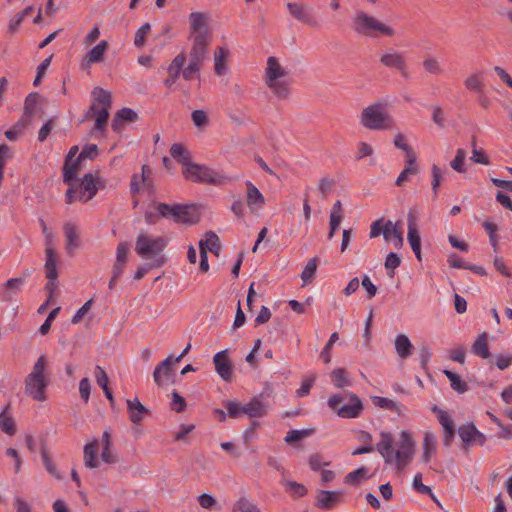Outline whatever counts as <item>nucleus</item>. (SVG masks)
<instances>
[{
    "label": "nucleus",
    "mask_w": 512,
    "mask_h": 512,
    "mask_svg": "<svg viewBox=\"0 0 512 512\" xmlns=\"http://www.w3.org/2000/svg\"><path fill=\"white\" fill-rule=\"evenodd\" d=\"M92 96L98 104H101V111L95 117L94 130L104 131L109 119V109L112 106L111 93L101 87H95L92 91Z\"/></svg>",
    "instance_id": "10"
},
{
    "label": "nucleus",
    "mask_w": 512,
    "mask_h": 512,
    "mask_svg": "<svg viewBox=\"0 0 512 512\" xmlns=\"http://www.w3.org/2000/svg\"><path fill=\"white\" fill-rule=\"evenodd\" d=\"M379 63L390 70L398 72L402 79H411V72L403 52L389 48L380 55Z\"/></svg>",
    "instance_id": "8"
},
{
    "label": "nucleus",
    "mask_w": 512,
    "mask_h": 512,
    "mask_svg": "<svg viewBox=\"0 0 512 512\" xmlns=\"http://www.w3.org/2000/svg\"><path fill=\"white\" fill-rule=\"evenodd\" d=\"M471 350L474 355L479 356L483 359H487L491 356L488 347V338L485 332H483L477 337V339L474 341L472 345Z\"/></svg>",
    "instance_id": "31"
},
{
    "label": "nucleus",
    "mask_w": 512,
    "mask_h": 512,
    "mask_svg": "<svg viewBox=\"0 0 512 512\" xmlns=\"http://www.w3.org/2000/svg\"><path fill=\"white\" fill-rule=\"evenodd\" d=\"M317 269V257L311 258L307 264L305 265L302 273H301V279L303 281V286L310 283L314 277V274Z\"/></svg>",
    "instance_id": "44"
},
{
    "label": "nucleus",
    "mask_w": 512,
    "mask_h": 512,
    "mask_svg": "<svg viewBox=\"0 0 512 512\" xmlns=\"http://www.w3.org/2000/svg\"><path fill=\"white\" fill-rule=\"evenodd\" d=\"M99 154V149L96 144L85 145L78 157L83 161L86 159L94 160Z\"/></svg>",
    "instance_id": "58"
},
{
    "label": "nucleus",
    "mask_w": 512,
    "mask_h": 512,
    "mask_svg": "<svg viewBox=\"0 0 512 512\" xmlns=\"http://www.w3.org/2000/svg\"><path fill=\"white\" fill-rule=\"evenodd\" d=\"M414 454V441L411 435L402 431L399 448L394 451V461H396L398 468L406 466L412 459Z\"/></svg>",
    "instance_id": "13"
},
{
    "label": "nucleus",
    "mask_w": 512,
    "mask_h": 512,
    "mask_svg": "<svg viewBox=\"0 0 512 512\" xmlns=\"http://www.w3.org/2000/svg\"><path fill=\"white\" fill-rule=\"evenodd\" d=\"M191 118H192L194 125L197 128H204L209 124L208 115L204 110H200V109L194 110L191 113Z\"/></svg>",
    "instance_id": "53"
},
{
    "label": "nucleus",
    "mask_w": 512,
    "mask_h": 512,
    "mask_svg": "<svg viewBox=\"0 0 512 512\" xmlns=\"http://www.w3.org/2000/svg\"><path fill=\"white\" fill-rule=\"evenodd\" d=\"M108 42L102 40L96 46H94L87 54L86 59L89 63H99L104 58V53L107 50Z\"/></svg>",
    "instance_id": "36"
},
{
    "label": "nucleus",
    "mask_w": 512,
    "mask_h": 512,
    "mask_svg": "<svg viewBox=\"0 0 512 512\" xmlns=\"http://www.w3.org/2000/svg\"><path fill=\"white\" fill-rule=\"evenodd\" d=\"M232 512H260V509L246 497H240L235 503Z\"/></svg>",
    "instance_id": "45"
},
{
    "label": "nucleus",
    "mask_w": 512,
    "mask_h": 512,
    "mask_svg": "<svg viewBox=\"0 0 512 512\" xmlns=\"http://www.w3.org/2000/svg\"><path fill=\"white\" fill-rule=\"evenodd\" d=\"M46 357L41 355L35 362L31 373L25 379V393L36 401L46 399L45 390L49 379L45 375Z\"/></svg>",
    "instance_id": "2"
},
{
    "label": "nucleus",
    "mask_w": 512,
    "mask_h": 512,
    "mask_svg": "<svg viewBox=\"0 0 512 512\" xmlns=\"http://www.w3.org/2000/svg\"><path fill=\"white\" fill-rule=\"evenodd\" d=\"M431 410L436 414L438 422L443 427V445L446 448L451 447L455 436V424L453 419L446 411L442 410L437 405H434Z\"/></svg>",
    "instance_id": "15"
},
{
    "label": "nucleus",
    "mask_w": 512,
    "mask_h": 512,
    "mask_svg": "<svg viewBox=\"0 0 512 512\" xmlns=\"http://www.w3.org/2000/svg\"><path fill=\"white\" fill-rule=\"evenodd\" d=\"M406 167L402 170V172L399 174V176L397 177L396 181H395V184L397 186H401L409 177V175H413V174H416L417 173V167H416V163L414 165H409L407 162H406Z\"/></svg>",
    "instance_id": "63"
},
{
    "label": "nucleus",
    "mask_w": 512,
    "mask_h": 512,
    "mask_svg": "<svg viewBox=\"0 0 512 512\" xmlns=\"http://www.w3.org/2000/svg\"><path fill=\"white\" fill-rule=\"evenodd\" d=\"M342 490H319L316 496L315 506L321 510H333L343 502Z\"/></svg>",
    "instance_id": "16"
},
{
    "label": "nucleus",
    "mask_w": 512,
    "mask_h": 512,
    "mask_svg": "<svg viewBox=\"0 0 512 512\" xmlns=\"http://www.w3.org/2000/svg\"><path fill=\"white\" fill-rule=\"evenodd\" d=\"M267 413L265 404L258 398L253 397L247 404L244 405V414L250 418H261Z\"/></svg>",
    "instance_id": "27"
},
{
    "label": "nucleus",
    "mask_w": 512,
    "mask_h": 512,
    "mask_svg": "<svg viewBox=\"0 0 512 512\" xmlns=\"http://www.w3.org/2000/svg\"><path fill=\"white\" fill-rule=\"evenodd\" d=\"M412 343L405 334H398L395 338V349L402 359L408 358L412 353Z\"/></svg>",
    "instance_id": "32"
},
{
    "label": "nucleus",
    "mask_w": 512,
    "mask_h": 512,
    "mask_svg": "<svg viewBox=\"0 0 512 512\" xmlns=\"http://www.w3.org/2000/svg\"><path fill=\"white\" fill-rule=\"evenodd\" d=\"M246 203L250 207L251 211L263 208L266 200L260 190L251 182L246 181Z\"/></svg>",
    "instance_id": "20"
},
{
    "label": "nucleus",
    "mask_w": 512,
    "mask_h": 512,
    "mask_svg": "<svg viewBox=\"0 0 512 512\" xmlns=\"http://www.w3.org/2000/svg\"><path fill=\"white\" fill-rule=\"evenodd\" d=\"M24 282L25 279L23 277L11 278L4 283V288L18 294L21 291V286Z\"/></svg>",
    "instance_id": "64"
},
{
    "label": "nucleus",
    "mask_w": 512,
    "mask_h": 512,
    "mask_svg": "<svg viewBox=\"0 0 512 512\" xmlns=\"http://www.w3.org/2000/svg\"><path fill=\"white\" fill-rule=\"evenodd\" d=\"M331 381L336 388H344L350 385L347 372L343 368L334 369L331 372Z\"/></svg>",
    "instance_id": "41"
},
{
    "label": "nucleus",
    "mask_w": 512,
    "mask_h": 512,
    "mask_svg": "<svg viewBox=\"0 0 512 512\" xmlns=\"http://www.w3.org/2000/svg\"><path fill=\"white\" fill-rule=\"evenodd\" d=\"M208 17L202 12H192L189 15L190 20V32L196 35L200 31H208L206 27V21Z\"/></svg>",
    "instance_id": "34"
},
{
    "label": "nucleus",
    "mask_w": 512,
    "mask_h": 512,
    "mask_svg": "<svg viewBox=\"0 0 512 512\" xmlns=\"http://www.w3.org/2000/svg\"><path fill=\"white\" fill-rule=\"evenodd\" d=\"M353 29L356 33L366 36H374L375 31L389 37L394 35V30L391 27L377 21L374 17L364 12L356 14L353 21Z\"/></svg>",
    "instance_id": "6"
},
{
    "label": "nucleus",
    "mask_w": 512,
    "mask_h": 512,
    "mask_svg": "<svg viewBox=\"0 0 512 512\" xmlns=\"http://www.w3.org/2000/svg\"><path fill=\"white\" fill-rule=\"evenodd\" d=\"M367 474V468L366 467H360L352 472H349L344 477V483L349 485H358L360 483V480L365 478Z\"/></svg>",
    "instance_id": "46"
},
{
    "label": "nucleus",
    "mask_w": 512,
    "mask_h": 512,
    "mask_svg": "<svg viewBox=\"0 0 512 512\" xmlns=\"http://www.w3.org/2000/svg\"><path fill=\"white\" fill-rule=\"evenodd\" d=\"M166 247V241L163 237L152 238L144 232H140L136 239L135 251L143 258L156 257Z\"/></svg>",
    "instance_id": "9"
},
{
    "label": "nucleus",
    "mask_w": 512,
    "mask_h": 512,
    "mask_svg": "<svg viewBox=\"0 0 512 512\" xmlns=\"http://www.w3.org/2000/svg\"><path fill=\"white\" fill-rule=\"evenodd\" d=\"M314 433V429L290 430L284 438L288 444L301 441Z\"/></svg>",
    "instance_id": "42"
},
{
    "label": "nucleus",
    "mask_w": 512,
    "mask_h": 512,
    "mask_svg": "<svg viewBox=\"0 0 512 512\" xmlns=\"http://www.w3.org/2000/svg\"><path fill=\"white\" fill-rule=\"evenodd\" d=\"M66 250L69 255H73L75 249L79 245V234L77 227L67 223L64 226Z\"/></svg>",
    "instance_id": "28"
},
{
    "label": "nucleus",
    "mask_w": 512,
    "mask_h": 512,
    "mask_svg": "<svg viewBox=\"0 0 512 512\" xmlns=\"http://www.w3.org/2000/svg\"><path fill=\"white\" fill-rule=\"evenodd\" d=\"M371 400H372L373 404L379 408L393 410L398 415L402 414L401 406L397 402H395L389 398L381 397V396H373L371 398Z\"/></svg>",
    "instance_id": "40"
},
{
    "label": "nucleus",
    "mask_w": 512,
    "mask_h": 512,
    "mask_svg": "<svg viewBox=\"0 0 512 512\" xmlns=\"http://www.w3.org/2000/svg\"><path fill=\"white\" fill-rule=\"evenodd\" d=\"M174 363H176L175 358H173V356L170 355L156 366L153 372V378L157 385L162 386L164 384L161 374H163L167 379L171 377V367Z\"/></svg>",
    "instance_id": "24"
},
{
    "label": "nucleus",
    "mask_w": 512,
    "mask_h": 512,
    "mask_svg": "<svg viewBox=\"0 0 512 512\" xmlns=\"http://www.w3.org/2000/svg\"><path fill=\"white\" fill-rule=\"evenodd\" d=\"M151 25L146 22L142 24L135 33L134 45L138 48L144 46L146 35L150 32Z\"/></svg>",
    "instance_id": "51"
},
{
    "label": "nucleus",
    "mask_w": 512,
    "mask_h": 512,
    "mask_svg": "<svg viewBox=\"0 0 512 512\" xmlns=\"http://www.w3.org/2000/svg\"><path fill=\"white\" fill-rule=\"evenodd\" d=\"M97 448L98 441L96 439L84 446V461L86 467L92 469L98 467V461L96 457Z\"/></svg>",
    "instance_id": "35"
},
{
    "label": "nucleus",
    "mask_w": 512,
    "mask_h": 512,
    "mask_svg": "<svg viewBox=\"0 0 512 512\" xmlns=\"http://www.w3.org/2000/svg\"><path fill=\"white\" fill-rule=\"evenodd\" d=\"M95 378L97 384L102 388L105 397L108 399L111 407L115 406V398L111 389L108 387V376L106 371L101 366L95 368Z\"/></svg>",
    "instance_id": "26"
},
{
    "label": "nucleus",
    "mask_w": 512,
    "mask_h": 512,
    "mask_svg": "<svg viewBox=\"0 0 512 512\" xmlns=\"http://www.w3.org/2000/svg\"><path fill=\"white\" fill-rule=\"evenodd\" d=\"M413 488L421 493V494H425V495H429V496H433V492L431 490V488L427 485H424L422 483V474L421 473H417L415 476H414V479H413Z\"/></svg>",
    "instance_id": "61"
},
{
    "label": "nucleus",
    "mask_w": 512,
    "mask_h": 512,
    "mask_svg": "<svg viewBox=\"0 0 512 512\" xmlns=\"http://www.w3.org/2000/svg\"><path fill=\"white\" fill-rule=\"evenodd\" d=\"M407 222H408V234H407L408 242H409L411 249L413 250L417 260L419 262H421L422 261L421 238H420L419 231L416 227V217L414 216V214L411 211L408 213Z\"/></svg>",
    "instance_id": "18"
},
{
    "label": "nucleus",
    "mask_w": 512,
    "mask_h": 512,
    "mask_svg": "<svg viewBox=\"0 0 512 512\" xmlns=\"http://www.w3.org/2000/svg\"><path fill=\"white\" fill-rule=\"evenodd\" d=\"M41 458H42L44 467L48 471V473L51 474L53 477L59 479L60 478V474H59L56 466L52 462V459L50 458V456H49L47 450L45 449L44 445L42 446V449H41Z\"/></svg>",
    "instance_id": "48"
},
{
    "label": "nucleus",
    "mask_w": 512,
    "mask_h": 512,
    "mask_svg": "<svg viewBox=\"0 0 512 512\" xmlns=\"http://www.w3.org/2000/svg\"><path fill=\"white\" fill-rule=\"evenodd\" d=\"M286 7L291 16L296 20L313 28L319 27V22L316 19L311 6L288 2L286 3Z\"/></svg>",
    "instance_id": "14"
},
{
    "label": "nucleus",
    "mask_w": 512,
    "mask_h": 512,
    "mask_svg": "<svg viewBox=\"0 0 512 512\" xmlns=\"http://www.w3.org/2000/svg\"><path fill=\"white\" fill-rule=\"evenodd\" d=\"M138 119L137 113L128 107H124L116 112L111 123L112 130L121 132L124 122H134Z\"/></svg>",
    "instance_id": "21"
},
{
    "label": "nucleus",
    "mask_w": 512,
    "mask_h": 512,
    "mask_svg": "<svg viewBox=\"0 0 512 512\" xmlns=\"http://www.w3.org/2000/svg\"><path fill=\"white\" fill-rule=\"evenodd\" d=\"M381 440L377 443L376 449L383 457L386 464L394 462L393 437L390 432L382 431Z\"/></svg>",
    "instance_id": "19"
},
{
    "label": "nucleus",
    "mask_w": 512,
    "mask_h": 512,
    "mask_svg": "<svg viewBox=\"0 0 512 512\" xmlns=\"http://www.w3.org/2000/svg\"><path fill=\"white\" fill-rule=\"evenodd\" d=\"M193 45L189 53V62L202 66L207 55V46L209 44V32L204 30L192 36Z\"/></svg>",
    "instance_id": "12"
},
{
    "label": "nucleus",
    "mask_w": 512,
    "mask_h": 512,
    "mask_svg": "<svg viewBox=\"0 0 512 512\" xmlns=\"http://www.w3.org/2000/svg\"><path fill=\"white\" fill-rule=\"evenodd\" d=\"M46 261H45V276L48 280H57L58 279V271H57V253L56 251L48 246L45 249Z\"/></svg>",
    "instance_id": "25"
},
{
    "label": "nucleus",
    "mask_w": 512,
    "mask_h": 512,
    "mask_svg": "<svg viewBox=\"0 0 512 512\" xmlns=\"http://www.w3.org/2000/svg\"><path fill=\"white\" fill-rule=\"evenodd\" d=\"M126 403L129 412V419L134 424L141 422L145 415L149 414V410L139 401L137 397L132 400L127 399Z\"/></svg>",
    "instance_id": "23"
},
{
    "label": "nucleus",
    "mask_w": 512,
    "mask_h": 512,
    "mask_svg": "<svg viewBox=\"0 0 512 512\" xmlns=\"http://www.w3.org/2000/svg\"><path fill=\"white\" fill-rule=\"evenodd\" d=\"M443 373L450 381V386L454 391L458 392L459 394H463L468 391L469 387L467 383L463 381L458 374L450 370H444Z\"/></svg>",
    "instance_id": "37"
},
{
    "label": "nucleus",
    "mask_w": 512,
    "mask_h": 512,
    "mask_svg": "<svg viewBox=\"0 0 512 512\" xmlns=\"http://www.w3.org/2000/svg\"><path fill=\"white\" fill-rule=\"evenodd\" d=\"M156 210L161 217L172 219L177 224L194 225L200 219V215L194 205H170L160 202L157 204Z\"/></svg>",
    "instance_id": "4"
},
{
    "label": "nucleus",
    "mask_w": 512,
    "mask_h": 512,
    "mask_svg": "<svg viewBox=\"0 0 512 512\" xmlns=\"http://www.w3.org/2000/svg\"><path fill=\"white\" fill-rule=\"evenodd\" d=\"M182 175L185 180L201 184H218L221 176L212 168L198 163H192L185 169H182Z\"/></svg>",
    "instance_id": "7"
},
{
    "label": "nucleus",
    "mask_w": 512,
    "mask_h": 512,
    "mask_svg": "<svg viewBox=\"0 0 512 512\" xmlns=\"http://www.w3.org/2000/svg\"><path fill=\"white\" fill-rule=\"evenodd\" d=\"M328 406L339 417L346 419L358 418L364 410L362 400L353 392L334 394L329 398Z\"/></svg>",
    "instance_id": "3"
},
{
    "label": "nucleus",
    "mask_w": 512,
    "mask_h": 512,
    "mask_svg": "<svg viewBox=\"0 0 512 512\" xmlns=\"http://www.w3.org/2000/svg\"><path fill=\"white\" fill-rule=\"evenodd\" d=\"M394 145L405 152L407 163L409 165H414L416 163V155L411 147L405 142V136L403 134L399 133L395 136Z\"/></svg>",
    "instance_id": "38"
},
{
    "label": "nucleus",
    "mask_w": 512,
    "mask_h": 512,
    "mask_svg": "<svg viewBox=\"0 0 512 512\" xmlns=\"http://www.w3.org/2000/svg\"><path fill=\"white\" fill-rule=\"evenodd\" d=\"M466 152L463 149H458L455 158L450 162V166L453 170L463 173L465 172L464 160Z\"/></svg>",
    "instance_id": "56"
},
{
    "label": "nucleus",
    "mask_w": 512,
    "mask_h": 512,
    "mask_svg": "<svg viewBox=\"0 0 512 512\" xmlns=\"http://www.w3.org/2000/svg\"><path fill=\"white\" fill-rule=\"evenodd\" d=\"M224 407L231 418H237L240 414H244V405L237 401H226Z\"/></svg>",
    "instance_id": "57"
},
{
    "label": "nucleus",
    "mask_w": 512,
    "mask_h": 512,
    "mask_svg": "<svg viewBox=\"0 0 512 512\" xmlns=\"http://www.w3.org/2000/svg\"><path fill=\"white\" fill-rule=\"evenodd\" d=\"M0 429L9 436H13L16 433V423L9 412V405H6L0 412Z\"/></svg>",
    "instance_id": "29"
},
{
    "label": "nucleus",
    "mask_w": 512,
    "mask_h": 512,
    "mask_svg": "<svg viewBox=\"0 0 512 512\" xmlns=\"http://www.w3.org/2000/svg\"><path fill=\"white\" fill-rule=\"evenodd\" d=\"M228 56V51L223 47H217L214 53V69L215 73L219 76L223 75L226 71L225 61Z\"/></svg>",
    "instance_id": "39"
},
{
    "label": "nucleus",
    "mask_w": 512,
    "mask_h": 512,
    "mask_svg": "<svg viewBox=\"0 0 512 512\" xmlns=\"http://www.w3.org/2000/svg\"><path fill=\"white\" fill-rule=\"evenodd\" d=\"M204 247L209 249L213 254L219 255L220 251V240L219 237L213 231H208L205 234Z\"/></svg>",
    "instance_id": "43"
},
{
    "label": "nucleus",
    "mask_w": 512,
    "mask_h": 512,
    "mask_svg": "<svg viewBox=\"0 0 512 512\" xmlns=\"http://www.w3.org/2000/svg\"><path fill=\"white\" fill-rule=\"evenodd\" d=\"M213 363L218 375L225 382H231L233 378V366L229 358L228 350L217 352L213 357Z\"/></svg>",
    "instance_id": "17"
},
{
    "label": "nucleus",
    "mask_w": 512,
    "mask_h": 512,
    "mask_svg": "<svg viewBox=\"0 0 512 512\" xmlns=\"http://www.w3.org/2000/svg\"><path fill=\"white\" fill-rule=\"evenodd\" d=\"M360 122L367 129L382 130L390 127L391 117L381 103H375L362 110Z\"/></svg>",
    "instance_id": "5"
},
{
    "label": "nucleus",
    "mask_w": 512,
    "mask_h": 512,
    "mask_svg": "<svg viewBox=\"0 0 512 512\" xmlns=\"http://www.w3.org/2000/svg\"><path fill=\"white\" fill-rule=\"evenodd\" d=\"M472 146H473V150H472L471 159L475 163L488 165L490 163L489 158L483 150H478L476 148V138L475 137H472Z\"/></svg>",
    "instance_id": "55"
},
{
    "label": "nucleus",
    "mask_w": 512,
    "mask_h": 512,
    "mask_svg": "<svg viewBox=\"0 0 512 512\" xmlns=\"http://www.w3.org/2000/svg\"><path fill=\"white\" fill-rule=\"evenodd\" d=\"M287 76L288 72L280 65L278 59L275 56L268 57L265 83L279 99H286L290 93V81L285 79Z\"/></svg>",
    "instance_id": "1"
},
{
    "label": "nucleus",
    "mask_w": 512,
    "mask_h": 512,
    "mask_svg": "<svg viewBox=\"0 0 512 512\" xmlns=\"http://www.w3.org/2000/svg\"><path fill=\"white\" fill-rule=\"evenodd\" d=\"M476 429L477 428L473 423H467L458 428V434L463 442V449L465 451H469V448L473 445Z\"/></svg>",
    "instance_id": "33"
},
{
    "label": "nucleus",
    "mask_w": 512,
    "mask_h": 512,
    "mask_svg": "<svg viewBox=\"0 0 512 512\" xmlns=\"http://www.w3.org/2000/svg\"><path fill=\"white\" fill-rule=\"evenodd\" d=\"M285 490L297 498L304 497L307 494V488L303 484L295 481H287L285 483Z\"/></svg>",
    "instance_id": "47"
},
{
    "label": "nucleus",
    "mask_w": 512,
    "mask_h": 512,
    "mask_svg": "<svg viewBox=\"0 0 512 512\" xmlns=\"http://www.w3.org/2000/svg\"><path fill=\"white\" fill-rule=\"evenodd\" d=\"M186 62V56L184 53H179L174 57L171 64L168 67V71L174 72L175 74H181L183 71V66Z\"/></svg>",
    "instance_id": "59"
},
{
    "label": "nucleus",
    "mask_w": 512,
    "mask_h": 512,
    "mask_svg": "<svg viewBox=\"0 0 512 512\" xmlns=\"http://www.w3.org/2000/svg\"><path fill=\"white\" fill-rule=\"evenodd\" d=\"M465 87L470 91H476L479 93L483 92V83L479 78V74L475 73L470 75L468 78L464 81Z\"/></svg>",
    "instance_id": "50"
},
{
    "label": "nucleus",
    "mask_w": 512,
    "mask_h": 512,
    "mask_svg": "<svg viewBox=\"0 0 512 512\" xmlns=\"http://www.w3.org/2000/svg\"><path fill=\"white\" fill-rule=\"evenodd\" d=\"M338 339L339 335L337 332H333L330 335L328 342L325 344L323 350L320 353V358L324 361V363L328 364L331 361V349Z\"/></svg>",
    "instance_id": "49"
},
{
    "label": "nucleus",
    "mask_w": 512,
    "mask_h": 512,
    "mask_svg": "<svg viewBox=\"0 0 512 512\" xmlns=\"http://www.w3.org/2000/svg\"><path fill=\"white\" fill-rule=\"evenodd\" d=\"M423 68L426 72L430 74L439 75L442 73L440 63L434 57H426L423 60Z\"/></svg>",
    "instance_id": "52"
},
{
    "label": "nucleus",
    "mask_w": 512,
    "mask_h": 512,
    "mask_svg": "<svg viewBox=\"0 0 512 512\" xmlns=\"http://www.w3.org/2000/svg\"><path fill=\"white\" fill-rule=\"evenodd\" d=\"M200 65L196 63L189 62L188 66L186 68H183L182 76L185 80L190 81L194 79L195 77H199V72L201 70Z\"/></svg>",
    "instance_id": "60"
},
{
    "label": "nucleus",
    "mask_w": 512,
    "mask_h": 512,
    "mask_svg": "<svg viewBox=\"0 0 512 512\" xmlns=\"http://www.w3.org/2000/svg\"><path fill=\"white\" fill-rule=\"evenodd\" d=\"M432 357V350L429 346H422L419 350V362L423 370L428 369V364Z\"/></svg>",
    "instance_id": "62"
},
{
    "label": "nucleus",
    "mask_w": 512,
    "mask_h": 512,
    "mask_svg": "<svg viewBox=\"0 0 512 512\" xmlns=\"http://www.w3.org/2000/svg\"><path fill=\"white\" fill-rule=\"evenodd\" d=\"M400 264L401 258L395 252L387 254L384 265L386 269L391 270V272L388 273L390 277L394 276V270L399 267Z\"/></svg>",
    "instance_id": "54"
},
{
    "label": "nucleus",
    "mask_w": 512,
    "mask_h": 512,
    "mask_svg": "<svg viewBox=\"0 0 512 512\" xmlns=\"http://www.w3.org/2000/svg\"><path fill=\"white\" fill-rule=\"evenodd\" d=\"M169 152L171 157L182 165V169L194 163L190 151L181 143L172 144Z\"/></svg>",
    "instance_id": "22"
},
{
    "label": "nucleus",
    "mask_w": 512,
    "mask_h": 512,
    "mask_svg": "<svg viewBox=\"0 0 512 512\" xmlns=\"http://www.w3.org/2000/svg\"><path fill=\"white\" fill-rule=\"evenodd\" d=\"M82 160L77 156L73 161L64 162L63 166V182L70 184L76 179L77 173L80 170Z\"/></svg>",
    "instance_id": "30"
},
{
    "label": "nucleus",
    "mask_w": 512,
    "mask_h": 512,
    "mask_svg": "<svg viewBox=\"0 0 512 512\" xmlns=\"http://www.w3.org/2000/svg\"><path fill=\"white\" fill-rule=\"evenodd\" d=\"M105 188V181L100 177L94 176L92 173H87L81 180V183L77 187L78 199L81 202H88L94 198L100 189Z\"/></svg>",
    "instance_id": "11"
}]
</instances>
